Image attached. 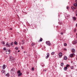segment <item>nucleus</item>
<instances>
[{
  "label": "nucleus",
  "mask_w": 77,
  "mask_h": 77,
  "mask_svg": "<svg viewBox=\"0 0 77 77\" xmlns=\"http://www.w3.org/2000/svg\"><path fill=\"white\" fill-rule=\"evenodd\" d=\"M61 66H63V63H61Z\"/></svg>",
  "instance_id": "5701e85b"
},
{
  "label": "nucleus",
  "mask_w": 77,
  "mask_h": 77,
  "mask_svg": "<svg viewBox=\"0 0 77 77\" xmlns=\"http://www.w3.org/2000/svg\"><path fill=\"white\" fill-rule=\"evenodd\" d=\"M1 72L2 74L3 73H5V71L4 70H2V71H1Z\"/></svg>",
  "instance_id": "2eb2a0df"
},
{
  "label": "nucleus",
  "mask_w": 77,
  "mask_h": 77,
  "mask_svg": "<svg viewBox=\"0 0 77 77\" xmlns=\"http://www.w3.org/2000/svg\"><path fill=\"white\" fill-rule=\"evenodd\" d=\"M14 44V42H12L11 43V45H13V44Z\"/></svg>",
  "instance_id": "7c9ffc66"
},
{
  "label": "nucleus",
  "mask_w": 77,
  "mask_h": 77,
  "mask_svg": "<svg viewBox=\"0 0 77 77\" xmlns=\"http://www.w3.org/2000/svg\"><path fill=\"white\" fill-rule=\"evenodd\" d=\"M21 48L22 49H23L24 48V47L23 46H21Z\"/></svg>",
  "instance_id": "ea45409f"
},
{
  "label": "nucleus",
  "mask_w": 77,
  "mask_h": 77,
  "mask_svg": "<svg viewBox=\"0 0 77 77\" xmlns=\"http://www.w3.org/2000/svg\"><path fill=\"white\" fill-rule=\"evenodd\" d=\"M70 68L71 69H72L74 68V67H73V66H72Z\"/></svg>",
  "instance_id": "cd10ccee"
},
{
  "label": "nucleus",
  "mask_w": 77,
  "mask_h": 77,
  "mask_svg": "<svg viewBox=\"0 0 77 77\" xmlns=\"http://www.w3.org/2000/svg\"><path fill=\"white\" fill-rule=\"evenodd\" d=\"M75 2H77V0H76Z\"/></svg>",
  "instance_id": "49530a36"
},
{
  "label": "nucleus",
  "mask_w": 77,
  "mask_h": 77,
  "mask_svg": "<svg viewBox=\"0 0 77 77\" xmlns=\"http://www.w3.org/2000/svg\"><path fill=\"white\" fill-rule=\"evenodd\" d=\"M5 68H6V65L4 64L3 65V66H2V69H5Z\"/></svg>",
  "instance_id": "1a4fd4ad"
},
{
  "label": "nucleus",
  "mask_w": 77,
  "mask_h": 77,
  "mask_svg": "<svg viewBox=\"0 0 77 77\" xmlns=\"http://www.w3.org/2000/svg\"><path fill=\"white\" fill-rule=\"evenodd\" d=\"M13 69H11V72L12 73V72H13Z\"/></svg>",
  "instance_id": "f704fd0d"
},
{
  "label": "nucleus",
  "mask_w": 77,
  "mask_h": 77,
  "mask_svg": "<svg viewBox=\"0 0 77 77\" xmlns=\"http://www.w3.org/2000/svg\"><path fill=\"white\" fill-rule=\"evenodd\" d=\"M39 41H40V42H42V38H40L39 40Z\"/></svg>",
  "instance_id": "393cba45"
},
{
  "label": "nucleus",
  "mask_w": 77,
  "mask_h": 77,
  "mask_svg": "<svg viewBox=\"0 0 77 77\" xmlns=\"http://www.w3.org/2000/svg\"><path fill=\"white\" fill-rule=\"evenodd\" d=\"M60 34H61V35H63V33L61 32V33H60Z\"/></svg>",
  "instance_id": "a19ab883"
},
{
  "label": "nucleus",
  "mask_w": 77,
  "mask_h": 77,
  "mask_svg": "<svg viewBox=\"0 0 77 77\" xmlns=\"http://www.w3.org/2000/svg\"><path fill=\"white\" fill-rule=\"evenodd\" d=\"M64 71H66L67 70V68L66 67H65L64 68Z\"/></svg>",
  "instance_id": "f8f14e48"
},
{
  "label": "nucleus",
  "mask_w": 77,
  "mask_h": 77,
  "mask_svg": "<svg viewBox=\"0 0 77 77\" xmlns=\"http://www.w3.org/2000/svg\"><path fill=\"white\" fill-rule=\"evenodd\" d=\"M6 54H10V53H11V50H7L6 51Z\"/></svg>",
  "instance_id": "20e7f679"
},
{
  "label": "nucleus",
  "mask_w": 77,
  "mask_h": 77,
  "mask_svg": "<svg viewBox=\"0 0 77 77\" xmlns=\"http://www.w3.org/2000/svg\"><path fill=\"white\" fill-rule=\"evenodd\" d=\"M6 76H8V77H9V74L8 73L7 74L5 75Z\"/></svg>",
  "instance_id": "aec40b11"
},
{
  "label": "nucleus",
  "mask_w": 77,
  "mask_h": 77,
  "mask_svg": "<svg viewBox=\"0 0 77 77\" xmlns=\"http://www.w3.org/2000/svg\"><path fill=\"white\" fill-rule=\"evenodd\" d=\"M47 56L46 57V58L48 59L50 56V54L48 53L47 54Z\"/></svg>",
  "instance_id": "423d86ee"
},
{
  "label": "nucleus",
  "mask_w": 77,
  "mask_h": 77,
  "mask_svg": "<svg viewBox=\"0 0 77 77\" xmlns=\"http://www.w3.org/2000/svg\"><path fill=\"white\" fill-rule=\"evenodd\" d=\"M72 19L73 20V21H75V19H76L75 17H72Z\"/></svg>",
  "instance_id": "4468645a"
},
{
  "label": "nucleus",
  "mask_w": 77,
  "mask_h": 77,
  "mask_svg": "<svg viewBox=\"0 0 77 77\" xmlns=\"http://www.w3.org/2000/svg\"><path fill=\"white\" fill-rule=\"evenodd\" d=\"M64 50L65 51H66V50H67V49H66V48H64Z\"/></svg>",
  "instance_id": "e433bc0d"
},
{
  "label": "nucleus",
  "mask_w": 77,
  "mask_h": 77,
  "mask_svg": "<svg viewBox=\"0 0 77 77\" xmlns=\"http://www.w3.org/2000/svg\"><path fill=\"white\" fill-rule=\"evenodd\" d=\"M54 52H52V53H51V54L52 55H54Z\"/></svg>",
  "instance_id": "4be33fe9"
},
{
  "label": "nucleus",
  "mask_w": 77,
  "mask_h": 77,
  "mask_svg": "<svg viewBox=\"0 0 77 77\" xmlns=\"http://www.w3.org/2000/svg\"><path fill=\"white\" fill-rule=\"evenodd\" d=\"M12 29L11 28L10 29V30H12Z\"/></svg>",
  "instance_id": "79ce46f5"
},
{
  "label": "nucleus",
  "mask_w": 77,
  "mask_h": 77,
  "mask_svg": "<svg viewBox=\"0 0 77 77\" xmlns=\"http://www.w3.org/2000/svg\"><path fill=\"white\" fill-rule=\"evenodd\" d=\"M32 71H34V70L35 69H34V67H32Z\"/></svg>",
  "instance_id": "473e14b6"
},
{
  "label": "nucleus",
  "mask_w": 77,
  "mask_h": 77,
  "mask_svg": "<svg viewBox=\"0 0 77 77\" xmlns=\"http://www.w3.org/2000/svg\"><path fill=\"white\" fill-rule=\"evenodd\" d=\"M2 44H3L4 45V44H5V42L4 41H2Z\"/></svg>",
  "instance_id": "a878e982"
},
{
  "label": "nucleus",
  "mask_w": 77,
  "mask_h": 77,
  "mask_svg": "<svg viewBox=\"0 0 77 77\" xmlns=\"http://www.w3.org/2000/svg\"><path fill=\"white\" fill-rule=\"evenodd\" d=\"M46 44L47 45H48V46H50L51 45V43H50V42L49 41H46Z\"/></svg>",
  "instance_id": "f03ea898"
},
{
  "label": "nucleus",
  "mask_w": 77,
  "mask_h": 77,
  "mask_svg": "<svg viewBox=\"0 0 77 77\" xmlns=\"http://www.w3.org/2000/svg\"><path fill=\"white\" fill-rule=\"evenodd\" d=\"M69 8V7H67L66 8L67 9H68Z\"/></svg>",
  "instance_id": "37998d69"
},
{
  "label": "nucleus",
  "mask_w": 77,
  "mask_h": 77,
  "mask_svg": "<svg viewBox=\"0 0 77 77\" xmlns=\"http://www.w3.org/2000/svg\"><path fill=\"white\" fill-rule=\"evenodd\" d=\"M17 72L18 74H19L20 73V70H19V71H17Z\"/></svg>",
  "instance_id": "c85d7f7f"
},
{
  "label": "nucleus",
  "mask_w": 77,
  "mask_h": 77,
  "mask_svg": "<svg viewBox=\"0 0 77 77\" xmlns=\"http://www.w3.org/2000/svg\"><path fill=\"white\" fill-rule=\"evenodd\" d=\"M67 17H68V18H69V17H70V15L69 14L67 15Z\"/></svg>",
  "instance_id": "f3484780"
},
{
  "label": "nucleus",
  "mask_w": 77,
  "mask_h": 77,
  "mask_svg": "<svg viewBox=\"0 0 77 77\" xmlns=\"http://www.w3.org/2000/svg\"><path fill=\"white\" fill-rule=\"evenodd\" d=\"M76 31H77V30H76V29H74V32H76Z\"/></svg>",
  "instance_id": "58836bf2"
},
{
  "label": "nucleus",
  "mask_w": 77,
  "mask_h": 77,
  "mask_svg": "<svg viewBox=\"0 0 77 77\" xmlns=\"http://www.w3.org/2000/svg\"><path fill=\"white\" fill-rule=\"evenodd\" d=\"M74 53H72V54H70V57H73V56H74Z\"/></svg>",
  "instance_id": "6e6552de"
},
{
  "label": "nucleus",
  "mask_w": 77,
  "mask_h": 77,
  "mask_svg": "<svg viewBox=\"0 0 77 77\" xmlns=\"http://www.w3.org/2000/svg\"><path fill=\"white\" fill-rule=\"evenodd\" d=\"M31 45L32 46H33L35 45V44L34 43H32Z\"/></svg>",
  "instance_id": "2f4dec72"
},
{
  "label": "nucleus",
  "mask_w": 77,
  "mask_h": 77,
  "mask_svg": "<svg viewBox=\"0 0 77 77\" xmlns=\"http://www.w3.org/2000/svg\"><path fill=\"white\" fill-rule=\"evenodd\" d=\"M76 59H77V57L76 58Z\"/></svg>",
  "instance_id": "de8ad7c7"
},
{
  "label": "nucleus",
  "mask_w": 77,
  "mask_h": 77,
  "mask_svg": "<svg viewBox=\"0 0 77 77\" xmlns=\"http://www.w3.org/2000/svg\"><path fill=\"white\" fill-rule=\"evenodd\" d=\"M77 42V41L76 40H74L72 42V44H73V45H74Z\"/></svg>",
  "instance_id": "0eeeda50"
},
{
  "label": "nucleus",
  "mask_w": 77,
  "mask_h": 77,
  "mask_svg": "<svg viewBox=\"0 0 77 77\" xmlns=\"http://www.w3.org/2000/svg\"><path fill=\"white\" fill-rule=\"evenodd\" d=\"M67 45V44H66V43H64V46H66Z\"/></svg>",
  "instance_id": "c756f323"
},
{
  "label": "nucleus",
  "mask_w": 77,
  "mask_h": 77,
  "mask_svg": "<svg viewBox=\"0 0 77 77\" xmlns=\"http://www.w3.org/2000/svg\"><path fill=\"white\" fill-rule=\"evenodd\" d=\"M14 44L15 45H18V43H17V42H14Z\"/></svg>",
  "instance_id": "a211bd4d"
},
{
  "label": "nucleus",
  "mask_w": 77,
  "mask_h": 77,
  "mask_svg": "<svg viewBox=\"0 0 77 77\" xmlns=\"http://www.w3.org/2000/svg\"><path fill=\"white\" fill-rule=\"evenodd\" d=\"M18 52H20V50H19L18 51Z\"/></svg>",
  "instance_id": "c03bdc74"
},
{
  "label": "nucleus",
  "mask_w": 77,
  "mask_h": 77,
  "mask_svg": "<svg viewBox=\"0 0 77 77\" xmlns=\"http://www.w3.org/2000/svg\"><path fill=\"white\" fill-rule=\"evenodd\" d=\"M58 55H59V58H61L62 56H63V54H62V52L58 54Z\"/></svg>",
  "instance_id": "7ed1b4c3"
},
{
  "label": "nucleus",
  "mask_w": 77,
  "mask_h": 77,
  "mask_svg": "<svg viewBox=\"0 0 77 77\" xmlns=\"http://www.w3.org/2000/svg\"><path fill=\"white\" fill-rule=\"evenodd\" d=\"M69 64H67L66 65V68H68V67H69Z\"/></svg>",
  "instance_id": "b1692460"
},
{
  "label": "nucleus",
  "mask_w": 77,
  "mask_h": 77,
  "mask_svg": "<svg viewBox=\"0 0 77 77\" xmlns=\"http://www.w3.org/2000/svg\"><path fill=\"white\" fill-rule=\"evenodd\" d=\"M6 46L7 47H11L10 45L9 44V43H8V42H7L6 43Z\"/></svg>",
  "instance_id": "39448f33"
},
{
  "label": "nucleus",
  "mask_w": 77,
  "mask_h": 77,
  "mask_svg": "<svg viewBox=\"0 0 77 77\" xmlns=\"http://www.w3.org/2000/svg\"><path fill=\"white\" fill-rule=\"evenodd\" d=\"M18 77H20V76H21V75H22V73H18Z\"/></svg>",
  "instance_id": "9b49d317"
},
{
  "label": "nucleus",
  "mask_w": 77,
  "mask_h": 77,
  "mask_svg": "<svg viewBox=\"0 0 77 77\" xmlns=\"http://www.w3.org/2000/svg\"><path fill=\"white\" fill-rule=\"evenodd\" d=\"M9 60L11 62H14V60H15V58L13 56H10L9 57Z\"/></svg>",
  "instance_id": "f257e3e1"
},
{
  "label": "nucleus",
  "mask_w": 77,
  "mask_h": 77,
  "mask_svg": "<svg viewBox=\"0 0 77 77\" xmlns=\"http://www.w3.org/2000/svg\"><path fill=\"white\" fill-rule=\"evenodd\" d=\"M74 6H75V7H77V5L76 3H74Z\"/></svg>",
  "instance_id": "dca6fc26"
},
{
  "label": "nucleus",
  "mask_w": 77,
  "mask_h": 77,
  "mask_svg": "<svg viewBox=\"0 0 77 77\" xmlns=\"http://www.w3.org/2000/svg\"><path fill=\"white\" fill-rule=\"evenodd\" d=\"M5 51L6 50V48H4L3 49Z\"/></svg>",
  "instance_id": "72a5a7b5"
},
{
  "label": "nucleus",
  "mask_w": 77,
  "mask_h": 77,
  "mask_svg": "<svg viewBox=\"0 0 77 77\" xmlns=\"http://www.w3.org/2000/svg\"><path fill=\"white\" fill-rule=\"evenodd\" d=\"M72 51L73 52V53H74L75 52V49H72Z\"/></svg>",
  "instance_id": "9d476101"
},
{
  "label": "nucleus",
  "mask_w": 77,
  "mask_h": 77,
  "mask_svg": "<svg viewBox=\"0 0 77 77\" xmlns=\"http://www.w3.org/2000/svg\"><path fill=\"white\" fill-rule=\"evenodd\" d=\"M22 44H24V42L23 41V40L22 41Z\"/></svg>",
  "instance_id": "4c0bfd02"
},
{
  "label": "nucleus",
  "mask_w": 77,
  "mask_h": 77,
  "mask_svg": "<svg viewBox=\"0 0 77 77\" xmlns=\"http://www.w3.org/2000/svg\"><path fill=\"white\" fill-rule=\"evenodd\" d=\"M67 57L66 56L64 57V60H67Z\"/></svg>",
  "instance_id": "ddd939ff"
},
{
  "label": "nucleus",
  "mask_w": 77,
  "mask_h": 77,
  "mask_svg": "<svg viewBox=\"0 0 77 77\" xmlns=\"http://www.w3.org/2000/svg\"><path fill=\"white\" fill-rule=\"evenodd\" d=\"M72 9H75L76 8H74V7L72 6Z\"/></svg>",
  "instance_id": "bb28decb"
},
{
  "label": "nucleus",
  "mask_w": 77,
  "mask_h": 77,
  "mask_svg": "<svg viewBox=\"0 0 77 77\" xmlns=\"http://www.w3.org/2000/svg\"><path fill=\"white\" fill-rule=\"evenodd\" d=\"M76 27H77V23L76 24Z\"/></svg>",
  "instance_id": "a18cd8bd"
},
{
  "label": "nucleus",
  "mask_w": 77,
  "mask_h": 77,
  "mask_svg": "<svg viewBox=\"0 0 77 77\" xmlns=\"http://www.w3.org/2000/svg\"><path fill=\"white\" fill-rule=\"evenodd\" d=\"M15 49L16 50H18V47H16Z\"/></svg>",
  "instance_id": "6ab92c4d"
},
{
  "label": "nucleus",
  "mask_w": 77,
  "mask_h": 77,
  "mask_svg": "<svg viewBox=\"0 0 77 77\" xmlns=\"http://www.w3.org/2000/svg\"><path fill=\"white\" fill-rule=\"evenodd\" d=\"M43 71L44 72H45V71H47V70H46V69H44V70H43Z\"/></svg>",
  "instance_id": "c9c22d12"
},
{
  "label": "nucleus",
  "mask_w": 77,
  "mask_h": 77,
  "mask_svg": "<svg viewBox=\"0 0 77 77\" xmlns=\"http://www.w3.org/2000/svg\"><path fill=\"white\" fill-rule=\"evenodd\" d=\"M41 66H44V63H42L41 64Z\"/></svg>",
  "instance_id": "412c9836"
}]
</instances>
